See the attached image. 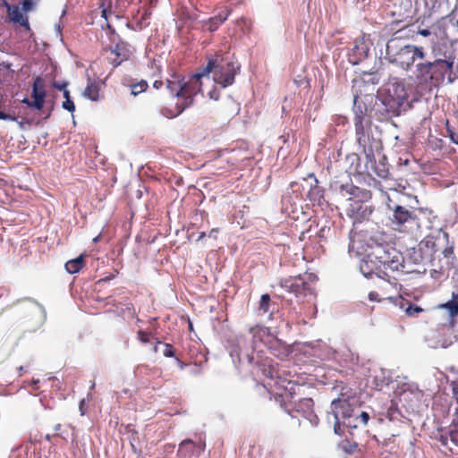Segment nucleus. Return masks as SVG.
Here are the masks:
<instances>
[{
    "instance_id": "51",
    "label": "nucleus",
    "mask_w": 458,
    "mask_h": 458,
    "mask_svg": "<svg viewBox=\"0 0 458 458\" xmlns=\"http://www.w3.org/2000/svg\"><path fill=\"white\" fill-rule=\"evenodd\" d=\"M160 344L162 345V342L157 340L156 344H155V346H154V348H153L154 352H158V345H160Z\"/></svg>"
},
{
    "instance_id": "31",
    "label": "nucleus",
    "mask_w": 458,
    "mask_h": 458,
    "mask_svg": "<svg viewBox=\"0 0 458 458\" xmlns=\"http://www.w3.org/2000/svg\"><path fill=\"white\" fill-rule=\"evenodd\" d=\"M270 301V296L267 293L261 296L259 310L262 311V313L265 314L268 312Z\"/></svg>"
},
{
    "instance_id": "57",
    "label": "nucleus",
    "mask_w": 458,
    "mask_h": 458,
    "mask_svg": "<svg viewBox=\"0 0 458 458\" xmlns=\"http://www.w3.org/2000/svg\"><path fill=\"white\" fill-rule=\"evenodd\" d=\"M46 439H47V441H50V440H51V435H47V436H46Z\"/></svg>"
},
{
    "instance_id": "12",
    "label": "nucleus",
    "mask_w": 458,
    "mask_h": 458,
    "mask_svg": "<svg viewBox=\"0 0 458 458\" xmlns=\"http://www.w3.org/2000/svg\"><path fill=\"white\" fill-rule=\"evenodd\" d=\"M32 100L25 98L21 102L26 104L28 107L35 110H42L45 104L47 92L44 86V81L38 76L34 79L32 85Z\"/></svg>"
},
{
    "instance_id": "13",
    "label": "nucleus",
    "mask_w": 458,
    "mask_h": 458,
    "mask_svg": "<svg viewBox=\"0 0 458 458\" xmlns=\"http://www.w3.org/2000/svg\"><path fill=\"white\" fill-rule=\"evenodd\" d=\"M205 441L199 440V442H194L193 440L187 438L179 444L177 456L180 458H198L205 451Z\"/></svg>"
},
{
    "instance_id": "59",
    "label": "nucleus",
    "mask_w": 458,
    "mask_h": 458,
    "mask_svg": "<svg viewBox=\"0 0 458 458\" xmlns=\"http://www.w3.org/2000/svg\"><path fill=\"white\" fill-rule=\"evenodd\" d=\"M39 382V380L33 381L34 385H37Z\"/></svg>"
},
{
    "instance_id": "19",
    "label": "nucleus",
    "mask_w": 458,
    "mask_h": 458,
    "mask_svg": "<svg viewBox=\"0 0 458 458\" xmlns=\"http://www.w3.org/2000/svg\"><path fill=\"white\" fill-rule=\"evenodd\" d=\"M394 303L404 310V312L409 317H417L419 313L423 311V309L403 299L402 296H396Z\"/></svg>"
},
{
    "instance_id": "25",
    "label": "nucleus",
    "mask_w": 458,
    "mask_h": 458,
    "mask_svg": "<svg viewBox=\"0 0 458 458\" xmlns=\"http://www.w3.org/2000/svg\"><path fill=\"white\" fill-rule=\"evenodd\" d=\"M85 255L81 254L76 259H71L65 263V269L70 274L78 273L84 267Z\"/></svg>"
},
{
    "instance_id": "45",
    "label": "nucleus",
    "mask_w": 458,
    "mask_h": 458,
    "mask_svg": "<svg viewBox=\"0 0 458 458\" xmlns=\"http://www.w3.org/2000/svg\"><path fill=\"white\" fill-rule=\"evenodd\" d=\"M418 33L423 37H428L429 35H431V31L428 29L420 30Z\"/></svg>"
},
{
    "instance_id": "62",
    "label": "nucleus",
    "mask_w": 458,
    "mask_h": 458,
    "mask_svg": "<svg viewBox=\"0 0 458 458\" xmlns=\"http://www.w3.org/2000/svg\"><path fill=\"white\" fill-rule=\"evenodd\" d=\"M456 400H457V403H458V397L456 398Z\"/></svg>"
},
{
    "instance_id": "14",
    "label": "nucleus",
    "mask_w": 458,
    "mask_h": 458,
    "mask_svg": "<svg viewBox=\"0 0 458 458\" xmlns=\"http://www.w3.org/2000/svg\"><path fill=\"white\" fill-rule=\"evenodd\" d=\"M442 258H433L431 260L434 270H438L440 273L449 271L455 267L456 258L454 253V248L452 246L446 247L442 251Z\"/></svg>"
},
{
    "instance_id": "44",
    "label": "nucleus",
    "mask_w": 458,
    "mask_h": 458,
    "mask_svg": "<svg viewBox=\"0 0 458 458\" xmlns=\"http://www.w3.org/2000/svg\"><path fill=\"white\" fill-rule=\"evenodd\" d=\"M0 119L1 120H11V121H15L16 118L9 114H5L2 111H0Z\"/></svg>"
},
{
    "instance_id": "42",
    "label": "nucleus",
    "mask_w": 458,
    "mask_h": 458,
    "mask_svg": "<svg viewBox=\"0 0 458 458\" xmlns=\"http://www.w3.org/2000/svg\"><path fill=\"white\" fill-rule=\"evenodd\" d=\"M123 314H125L126 312L131 318L135 316V310L132 304H128L126 308L123 310Z\"/></svg>"
},
{
    "instance_id": "16",
    "label": "nucleus",
    "mask_w": 458,
    "mask_h": 458,
    "mask_svg": "<svg viewBox=\"0 0 458 458\" xmlns=\"http://www.w3.org/2000/svg\"><path fill=\"white\" fill-rule=\"evenodd\" d=\"M3 4L7 8V15L11 21L20 24L27 30H30L28 17L22 14L18 5L10 4L5 0Z\"/></svg>"
},
{
    "instance_id": "27",
    "label": "nucleus",
    "mask_w": 458,
    "mask_h": 458,
    "mask_svg": "<svg viewBox=\"0 0 458 458\" xmlns=\"http://www.w3.org/2000/svg\"><path fill=\"white\" fill-rule=\"evenodd\" d=\"M444 136L449 138L454 144L458 145V123H451L446 120Z\"/></svg>"
},
{
    "instance_id": "29",
    "label": "nucleus",
    "mask_w": 458,
    "mask_h": 458,
    "mask_svg": "<svg viewBox=\"0 0 458 458\" xmlns=\"http://www.w3.org/2000/svg\"><path fill=\"white\" fill-rule=\"evenodd\" d=\"M148 88V84L146 81L142 80L137 83H134L131 86V93L133 96H138L139 94L145 92Z\"/></svg>"
},
{
    "instance_id": "39",
    "label": "nucleus",
    "mask_w": 458,
    "mask_h": 458,
    "mask_svg": "<svg viewBox=\"0 0 458 458\" xmlns=\"http://www.w3.org/2000/svg\"><path fill=\"white\" fill-rule=\"evenodd\" d=\"M361 86H365V85H364V81H355V83H354V86H353V88H354V89H355L356 94L354 95V102H356V101H357V99H358V98H359V96H358L357 92H358V91H359L360 93H361V92H362V90H361V89H360V88H361Z\"/></svg>"
},
{
    "instance_id": "50",
    "label": "nucleus",
    "mask_w": 458,
    "mask_h": 458,
    "mask_svg": "<svg viewBox=\"0 0 458 458\" xmlns=\"http://www.w3.org/2000/svg\"><path fill=\"white\" fill-rule=\"evenodd\" d=\"M63 94H64V98L65 99H69V98H71V97H70V91H69L67 89H66L65 90H64V91H63Z\"/></svg>"
},
{
    "instance_id": "36",
    "label": "nucleus",
    "mask_w": 458,
    "mask_h": 458,
    "mask_svg": "<svg viewBox=\"0 0 458 458\" xmlns=\"http://www.w3.org/2000/svg\"><path fill=\"white\" fill-rule=\"evenodd\" d=\"M342 423H343V420L341 419H335V422H334V431L336 435H343L344 434V431L342 429Z\"/></svg>"
},
{
    "instance_id": "49",
    "label": "nucleus",
    "mask_w": 458,
    "mask_h": 458,
    "mask_svg": "<svg viewBox=\"0 0 458 458\" xmlns=\"http://www.w3.org/2000/svg\"><path fill=\"white\" fill-rule=\"evenodd\" d=\"M423 243H425V245L427 247H428L429 245H431L433 247L435 245V242L433 241H431V240H427L426 242H421L420 245L423 244Z\"/></svg>"
},
{
    "instance_id": "7",
    "label": "nucleus",
    "mask_w": 458,
    "mask_h": 458,
    "mask_svg": "<svg viewBox=\"0 0 458 458\" xmlns=\"http://www.w3.org/2000/svg\"><path fill=\"white\" fill-rule=\"evenodd\" d=\"M408 98L403 82L391 81L387 84L386 92L381 94V100L388 112L398 114Z\"/></svg>"
},
{
    "instance_id": "15",
    "label": "nucleus",
    "mask_w": 458,
    "mask_h": 458,
    "mask_svg": "<svg viewBox=\"0 0 458 458\" xmlns=\"http://www.w3.org/2000/svg\"><path fill=\"white\" fill-rule=\"evenodd\" d=\"M379 262L376 259L375 257H372V252L368 254L366 259H364L360 265V270L366 277H372L373 275H376L377 277L383 276V269L380 266H378Z\"/></svg>"
},
{
    "instance_id": "20",
    "label": "nucleus",
    "mask_w": 458,
    "mask_h": 458,
    "mask_svg": "<svg viewBox=\"0 0 458 458\" xmlns=\"http://www.w3.org/2000/svg\"><path fill=\"white\" fill-rule=\"evenodd\" d=\"M250 334L252 335V341L254 344H256L258 342H261L266 344V342H267L272 335L268 327L259 325L250 327Z\"/></svg>"
},
{
    "instance_id": "52",
    "label": "nucleus",
    "mask_w": 458,
    "mask_h": 458,
    "mask_svg": "<svg viewBox=\"0 0 458 458\" xmlns=\"http://www.w3.org/2000/svg\"><path fill=\"white\" fill-rule=\"evenodd\" d=\"M352 423H359L358 415L354 416V412L352 414Z\"/></svg>"
},
{
    "instance_id": "61",
    "label": "nucleus",
    "mask_w": 458,
    "mask_h": 458,
    "mask_svg": "<svg viewBox=\"0 0 458 458\" xmlns=\"http://www.w3.org/2000/svg\"><path fill=\"white\" fill-rule=\"evenodd\" d=\"M50 116V112L47 113V114L46 115V117H49Z\"/></svg>"
},
{
    "instance_id": "32",
    "label": "nucleus",
    "mask_w": 458,
    "mask_h": 458,
    "mask_svg": "<svg viewBox=\"0 0 458 458\" xmlns=\"http://www.w3.org/2000/svg\"><path fill=\"white\" fill-rule=\"evenodd\" d=\"M162 345L164 347L163 349V355L167 358H171L174 356V348L172 344L167 343H162Z\"/></svg>"
},
{
    "instance_id": "33",
    "label": "nucleus",
    "mask_w": 458,
    "mask_h": 458,
    "mask_svg": "<svg viewBox=\"0 0 458 458\" xmlns=\"http://www.w3.org/2000/svg\"><path fill=\"white\" fill-rule=\"evenodd\" d=\"M358 420H359V427H365L367 426L369 420V414L367 412V411H361L359 415H358Z\"/></svg>"
},
{
    "instance_id": "4",
    "label": "nucleus",
    "mask_w": 458,
    "mask_h": 458,
    "mask_svg": "<svg viewBox=\"0 0 458 458\" xmlns=\"http://www.w3.org/2000/svg\"><path fill=\"white\" fill-rule=\"evenodd\" d=\"M240 71V66L226 58L216 57L209 59L207 65L202 69L204 76L212 73L214 81L226 88L234 82L236 74Z\"/></svg>"
},
{
    "instance_id": "24",
    "label": "nucleus",
    "mask_w": 458,
    "mask_h": 458,
    "mask_svg": "<svg viewBox=\"0 0 458 458\" xmlns=\"http://www.w3.org/2000/svg\"><path fill=\"white\" fill-rule=\"evenodd\" d=\"M452 297L453 299L451 301L439 305V308L448 312L451 324L453 325L454 318L458 316V293H453Z\"/></svg>"
},
{
    "instance_id": "60",
    "label": "nucleus",
    "mask_w": 458,
    "mask_h": 458,
    "mask_svg": "<svg viewBox=\"0 0 458 458\" xmlns=\"http://www.w3.org/2000/svg\"><path fill=\"white\" fill-rule=\"evenodd\" d=\"M98 238H99L98 236V237H96V238L94 239V242H98Z\"/></svg>"
},
{
    "instance_id": "21",
    "label": "nucleus",
    "mask_w": 458,
    "mask_h": 458,
    "mask_svg": "<svg viewBox=\"0 0 458 458\" xmlns=\"http://www.w3.org/2000/svg\"><path fill=\"white\" fill-rule=\"evenodd\" d=\"M270 350L271 353L279 358H284L287 355V349L283 343L275 337L273 335L270 336L266 344Z\"/></svg>"
},
{
    "instance_id": "41",
    "label": "nucleus",
    "mask_w": 458,
    "mask_h": 458,
    "mask_svg": "<svg viewBox=\"0 0 458 458\" xmlns=\"http://www.w3.org/2000/svg\"><path fill=\"white\" fill-rule=\"evenodd\" d=\"M208 97L211 99L218 100L220 98V92L216 88H214L208 92Z\"/></svg>"
},
{
    "instance_id": "37",
    "label": "nucleus",
    "mask_w": 458,
    "mask_h": 458,
    "mask_svg": "<svg viewBox=\"0 0 458 458\" xmlns=\"http://www.w3.org/2000/svg\"><path fill=\"white\" fill-rule=\"evenodd\" d=\"M21 4H22V10L25 13L31 11L35 5V4L33 3V0H23Z\"/></svg>"
},
{
    "instance_id": "58",
    "label": "nucleus",
    "mask_w": 458,
    "mask_h": 458,
    "mask_svg": "<svg viewBox=\"0 0 458 458\" xmlns=\"http://www.w3.org/2000/svg\"><path fill=\"white\" fill-rule=\"evenodd\" d=\"M375 90V86L372 85V89H371V94L373 93V91Z\"/></svg>"
},
{
    "instance_id": "5",
    "label": "nucleus",
    "mask_w": 458,
    "mask_h": 458,
    "mask_svg": "<svg viewBox=\"0 0 458 458\" xmlns=\"http://www.w3.org/2000/svg\"><path fill=\"white\" fill-rule=\"evenodd\" d=\"M354 127L356 141L361 148L369 161L374 159V150L380 147V142L371 134V120L361 111L355 114Z\"/></svg>"
},
{
    "instance_id": "22",
    "label": "nucleus",
    "mask_w": 458,
    "mask_h": 458,
    "mask_svg": "<svg viewBox=\"0 0 458 458\" xmlns=\"http://www.w3.org/2000/svg\"><path fill=\"white\" fill-rule=\"evenodd\" d=\"M182 78L178 74H173L166 80V88L173 97L180 98L182 93Z\"/></svg>"
},
{
    "instance_id": "3",
    "label": "nucleus",
    "mask_w": 458,
    "mask_h": 458,
    "mask_svg": "<svg viewBox=\"0 0 458 458\" xmlns=\"http://www.w3.org/2000/svg\"><path fill=\"white\" fill-rule=\"evenodd\" d=\"M386 55L390 63L408 71L417 60H423L426 53L422 47L414 45H405L398 48L395 39H391L386 44Z\"/></svg>"
},
{
    "instance_id": "55",
    "label": "nucleus",
    "mask_w": 458,
    "mask_h": 458,
    "mask_svg": "<svg viewBox=\"0 0 458 458\" xmlns=\"http://www.w3.org/2000/svg\"><path fill=\"white\" fill-rule=\"evenodd\" d=\"M205 235H206V234H205V233H204V232L200 233H199V235L198 240H201V239H203V238L205 237Z\"/></svg>"
},
{
    "instance_id": "47",
    "label": "nucleus",
    "mask_w": 458,
    "mask_h": 458,
    "mask_svg": "<svg viewBox=\"0 0 458 458\" xmlns=\"http://www.w3.org/2000/svg\"><path fill=\"white\" fill-rule=\"evenodd\" d=\"M177 366L180 369H183L188 364L176 358Z\"/></svg>"
},
{
    "instance_id": "35",
    "label": "nucleus",
    "mask_w": 458,
    "mask_h": 458,
    "mask_svg": "<svg viewBox=\"0 0 458 458\" xmlns=\"http://www.w3.org/2000/svg\"><path fill=\"white\" fill-rule=\"evenodd\" d=\"M451 442L458 446V424L449 433Z\"/></svg>"
},
{
    "instance_id": "1",
    "label": "nucleus",
    "mask_w": 458,
    "mask_h": 458,
    "mask_svg": "<svg viewBox=\"0 0 458 458\" xmlns=\"http://www.w3.org/2000/svg\"><path fill=\"white\" fill-rule=\"evenodd\" d=\"M101 16L106 20V36L109 44L102 42L101 55L112 68H116L123 62L130 59L132 55V47L126 41L123 40L120 36L115 32V30L107 21L108 10L102 3Z\"/></svg>"
},
{
    "instance_id": "11",
    "label": "nucleus",
    "mask_w": 458,
    "mask_h": 458,
    "mask_svg": "<svg viewBox=\"0 0 458 458\" xmlns=\"http://www.w3.org/2000/svg\"><path fill=\"white\" fill-rule=\"evenodd\" d=\"M204 76L203 72L196 73L190 76L187 80L182 78V93L181 97L183 99V105L186 107L193 103V98L201 91V78Z\"/></svg>"
},
{
    "instance_id": "46",
    "label": "nucleus",
    "mask_w": 458,
    "mask_h": 458,
    "mask_svg": "<svg viewBox=\"0 0 458 458\" xmlns=\"http://www.w3.org/2000/svg\"><path fill=\"white\" fill-rule=\"evenodd\" d=\"M164 85V82L162 81H155L154 83H153V87L156 89H159L163 87Z\"/></svg>"
},
{
    "instance_id": "43",
    "label": "nucleus",
    "mask_w": 458,
    "mask_h": 458,
    "mask_svg": "<svg viewBox=\"0 0 458 458\" xmlns=\"http://www.w3.org/2000/svg\"><path fill=\"white\" fill-rule=\"evenodd\" d=\"M377 175L383 179L386 178L388 176V169L386 167L379 169L377 171Z\"/></svg>"
},
{
    "instance_id": "54",
    "label": "nucleus",
    "mask_w": 458,
    "mask_h": 458,
    "mask_svg": "<svg viewBox=\"0 0 458 458\" xmlns=\"http://www.w3.org/2000/svg\"><path fill=\"white\" fill-rule=\"evenodd\" d=\"M5 185H6V182H5V180H4V179L0 178V187H4V186H5Z\"/></svg>"
},
{
    "instance_id": "30",
    "label": "nucleus",
    "mask_w": 458,
    "mask_h": 458,
    "mask_svg": "<svg viewBox=\"0 0 458 458\" xmlns=\"http://www.w3.org/2000/svg\"><path fill=\"white\" fill-rule=\"evenodd\" d=\"M314 402L311 398H303L298 403V407L303 410L304 412L311 411Z\"/></svg>"
},
{
    "instance_id": "56",
    "label": "nucleus",
    "mask_w": 458,
    "mask_h": 458,
    "mask_svg": "<svg viewBox=\"0 0 458 458\" xmlns=\"http://www.w3.org/2000/svg\"><path fill=\"white\" fill-rule=\"evenodd\" d=\"M61 428V424H57L55 427V429L57 431Z\"/></svg>"
},
{
    "instance_id": "53",
    "label": "nucleus",
    "mask_w": 458,
    "mask_h": 458,
    "mask_svg": "<svg viewBox=\"0 0 458 458\" xmlns=\"http://www.w3.org/2000/svg\"><path fill=\"white\" fill-rule=\"evenodd\" d=\"M217 232L216 229H212L210 232H209V237H214L216 238V233Z\"/></svg>"
},
{
    "instance_id": "8",
    "label": "nucleus",
    "mask_w": 458,
    "mask_h": 458,
    "mask_svg": "<svg viewBox=\"0 0 458 458\" xmlns=\"http://www.w3.org/2000/svg\"><path fill=\"white\" fill-rule=\"evenodd\" d=\"M377 290L369 292V301H381L383 300H390L394 302L396 298L394 296V293H398L396 276L387 271H383V276L377 277Z\"/></svg>"
},
{
    "instance_id": "38",
    "label": "nucleus",
    "mask_w": 458,
    "mask_h": 458,
    "mask_svg": "<svg viewBox=\"0 0 458 458\" xmlns=\"http://www.w3.org/2000/svg\"><path fill=\"white\" fill-rule=\"evenodd\" d=\"M138 340L140 341L142 344H147L149 342L148 334L143 330L138 331Z\"/></svg>"
},
{
    "instance_id": "17",
    "label": "nucleus",
    "mask_w": 458,
    "mask_h": 458,
    "mask_svg": "<svg viewBox=\"0 0 458 458\" xmlns=\"http://www.w3.org/2000/svg\"><path fill=\"white\" fill-rule=\"evenodd\" d=\"M416 220V215L404 207L396 206L394 209L393 222L400 226L409 223H415Z\"/></svg>"
},
{
    "instance_id": "26",
    "label": "nucleus",
    "mask_w": 458,
    "mask_h": 458,
    "mask_svg": "<svg viewBox=\"0 0 458 458\" xmlns=\"http://www.w3.org/2000/svg\"><path fill=\"white\" fill-rule=\"evenodd\" d=\"M83 96L92 101H97L99 98V86L94 81H89L87 87L83 91Z\"/></svg>"
},
{
    "instance_id": "10",
    "label": "nucleus",
    "mask_w": 458,
    "mask_h": 458,
    "mask_svg": "<svg viewBox=\"0 0 458 458\" xmlns=\"http://www.w3.org/2000/svg\"><path fill=\"white\" fill-rule=\"evenodd\" d=\"M331 411L334 418L343 420V424L350 428H358V423H352V414L354 412V408L351 404L349 399L339 397L331 403Z\"/></svg>"
},
{
    "instance_id": "28",
    "label": "nucleus",
    "mask_w": 458,
    "mask_h": 458,
    "mask_svg": "<svg viewBox=\"0 0 458 458\" xmlns=\"http://www.w3.org/2000/svg\"><path fill=\"white\" fill-rule=\"evenodd\" d=\"M186 108V106L182 104H176L174 109L164 107L161 110V113L164 116L167 118H174L178 116L180 114L183 112V110Z\"/></svg>"
},
{
    "instance_id": "23",
    "label": "nucleus",
    "mask_w": 458,
    "mask_h": 458,
    "mask_svg": "<svg viewBox=\"0 0 458 458\" xmlns=\"http://www.w3.org/2000/svg\"><path fill=\"white\" fill-rule=\"evenodd\" d=\"M307 197L311 202L318 205L321 204V200L324 198V190L318 185V182L316 178H314V183L310 184Z\"/></svg>"
},
{
    "instance_id": "34",
    "label": "nucleus",
    "mask_w": 458,
    "mask_h": 458,
    "mask_svg": "<svg viewBox=\"0 0 458 458\" xmlns=\"http://www.w3.org/2000/svg\"><path fill=\"white\" fill-rule=\"evenodd\" d=\"M62 107L72 114L75 111L74 102L71 98L65 99L62 104Z\"/></svg>"
},
{
    "instance_id": "2",
    "label": "nucleus",
    "mask_w": 458,
    "mask_h": 458,
    "mask_svg": "<svg viewBox=\"0 0 458 458\" xmlns=\"http://www.w3.org/2000/svg\"><path fill=\"white\" fill-rule=\"evenodd\" d=\"M453 64V61L441 58L433 62H420L416 64V77L420 81L437 87L445 81V76H448L449 81H452Z\"/></svg>"
},
{
    "instance_id": "48",
    "label": "nucleus",
    "mask_w": 458,
    "mask_h": 458,
    "mask_svg": "<svg viewBox=\"0 0 458 458\" xmlns=\"http://www.w3.org/2000/svg\"><path fill=\"white\" fill-rule=\"evenodd\" d=\"M440 442L442 445L447 446V437L441 436Z\"/></svg>"
},
{
    "instance_id": "40",
    "label": "nucleus",
    "mask_w": 458,
    "mask_h": 458,
    "mask_svg": "<svg viewBox=\"0 0 458 458\" xmlns=\"http://www.w3.org/2000/svg\"><path fill=\"white\" fill-rule=\"evenodd\" d=\"M53 87L61 90V91H64L67 89V86H68V82L67 81H55L53 83H52Z\"/></svg>"
},
{
    "instance_id": "18",
    "label": "nucleus",
    "mask_w": 458,
    "mask_h": 458,
    "mask_svg": "<svg viewBox=\"0 0 458 458\" xmlns=\"http://www.w3.org/2000/svg\"><path fill=\"white\" fill-rule=\"evenodd\" d=\"M230 11L225 9L218 13V14L210 17L202 22V27L209 32L216 31L228 18Z\"/></svg>"
},
{
    "instance_id": "6",
    "label": "nucleus",
    "mask_w": 458,
    "mask_h": 458,
    "mask_svg": "<svg viewBox=\"0 0 458 458\" xmlns=\"http://www.w3.org/2000/svg\"><path fill=\"white\" fill-rule=\"evenodd\" d=\"M372 257L376 258L379 262L378 266H380L384 271H387L391 275L399 273L404 267L403 254L391 246H377L372 250Z\"/></svg>"
},
{
    "instance_id": "9",
    "label": "nucleus",
    "mask_w": 458,
    "mask_h": 458,
    "mask_svg": "<svg viewBox=\"0 0 458 458\" xmlns=\"http://www.w3.org/2000/svg\"><path fill=\"white\" fill-rule=\"evenodd\" d=\"M318 280L317 276L312 273H305L302 276H297L287 278L282 282V286L286 291L294 293L296 296L311 294L314 291V284Z\"/></svg>"
}]
</instances>
